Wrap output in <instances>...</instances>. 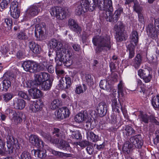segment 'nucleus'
<instances>
[{"instance_id": "nucleus-1", "label": "nucleus", "mask_w": 159, "mask_h": 159, "mask_svg": "<svg viewBox=\"0 0 159 159\" xmlns=\"http://www.w3.org/2000/svg\"><path fill=\"white\" fill-rule=\"evenodd\" d=\"M61 51L57 52L56 57L55 59L57 63L56 67V71L58 75H62L64 71L60 70L59 67L61 66L62 63L65 64L67 66H71L73 63V56L71 51L70 49H63Z\"/></svg>"}, {"instance_id": "nucleus-2", "label": "nucleus", "mask_w": 159, "mask_h": 159, "mask_svg": "<svg viewBox=\"0 0 159 159\" xmlns=\"http://www.w3.org/2000/svg\"><path fill=\"white\" fill-rule=\"evenodd\" d=\"M93 45L96 46V53H100L102 51L111 48V38L110 36L106 34H102L94 36L92 39Z\"/></svg>"}, {"instance_id": "nucleus-3", "label": "nucleus", "mask_w": 159, "mask_h": 159, "mask_svg": "<svg viewBox=\"0 0 159 159\" xmlns=\"http://www.w3.org/2000/svg\"><path fill=\"white\" fill-rule=\"evenodd\" d=\"M143 143V141L139 135L132 136L130 137L129 141H127L124 143L122 150L125 153L128 154L132 148H141Z\"/></svg>"}, {"instance_id": "nucleus-4", "label": "nucleus", "mask_w": 159, "mask_h": 159, "mask_svg": "<svg viewBox=\"0 0 159 159\" xmlns=\"http://www.w3.org/2000/svg\"><path fill=\"white\" fill-rule=\"evenodd\" d=\"M109 7L103 12V17L107 21L115 23L117 22L120 14L123 12V9L119 8L113 14V7L111 2H109Z\"/></svg>"}, {"instance_id": "nucleus-5", "label": "nucleus", "mask_w": 159, "mask_h": 159, "mask_svg": "<svg viewBox=\"0 0 159 159\" xmlns=\"http://www.w3.org/2000/svg\"><path fill=\"white\" fill-rule=\"evenodd\" d=\"M93 0H82L78 3L75 10V13L77 15H80L88 11H93L95 7L93 3Z\"/></svg>"}, {"instance_id": "nucleus-6", "label": "nucleus", "mask_w": 159, "mask_h": 159, "mask_svg": "<svg viewBox=\"0 0 159 159\" xmlns=\"http://www.w3.org/2000/svg\"><path fill=\"white\" fill-rule=\"evenodd\" d=\"M42 80H28L27 82L28 86L29 87H37L39 85L40 86L44 91L49 90L52 86L53 80H44L42 82Z\"/></svg>"}, {"instance_id": "nucleus-7", "label": "nucleus", "mask_w": 159, "mask_h": 159, "mask_svg": "<svg viewBox=\"0 0 159 159\" xmlns=\"http://www.w3.org/2000/svg\"><path fill=\"white\" fill-rule=\"evenodd\" d=\"M50 12L52 16H55L60 20L65 18L68 15L69 12L67 9L58 7H52Z\"/></svg>"}, {"instance_id": "nucleus-8", "label": "nucleus", "mask_w": 159, "mask_h": 159, "mask_svg": "<svg viewBox=\"0 0 159 159\" xmlns=\"http://www.w3.org/2000/svg\"><path fill=\"white\" fill-rule=\"evenodd\" d=\"M46 7V4L43 3L34 4L30 6L27 10V15L28 16L34 17L37 15L41 9L43 10Z\"/></svg>"}, {"instance_id": "nucleus-9", "label": "nucleus", "mask_w": 159, "mask_h": 159, "mask_svg": "<svg viewBox=\"0 0 159 159\" xmlns=\"http://www.w3.org/2000/svg\"><path fill=\"white\" fill-rule=\"evenodd\" d=\"M7 111L10 113V118L12 122L16 125L20 124L22 121L23 114L21 112H16L14 110L8 109Z\"/></svg>"}, {"instance_id": "nucleus-10", "label": "nucleus", "mask_w": 159, "mask_h": 159, "mask_svg": "<svg viewBox=\"0 0 159 159\" xmlns=\"http://www.w3.org/2000/svg\"><path fill=\"white\" fill-rule=\"evenodd\" d=\"M28 80H26L24 85L28 88H31L28 90V92L30 95L34 99H37L42 97L43 95V92L38 89L37 87H29L28 86L27 82H29Z\"/></svg>"}, {"instance_id": "nucleus-11", "label": "nucleus", "mask_w": 159, "mask_h": 159, "mask_svg": "<svg viewBox=\"0 0 159 159\" xmlns=\"http://www.w3.org/2000/svg\"><path fill=\"white\" fill-rule=\"evenodd\" d=\"M37 63L29 61H25L23 62L22 66L24 70L27 71L31 73L37 72Z\"/></svg>"}, {"instance_id": "nucleus-12", "label": "nucleus", "mask_w": 159, "mask_h": 159, "mask_svg": "<svg viewBox=\"0 0 159 159\" xmlns=\"http://www.w3.org/2000/svg\"><path fill=\"white\" fill-rule=\"evenodd\" d=\"M95 5V7H98V8L101 10H103V11L109 7V2H111V5L112 4V2L111 0H93Z\"/></svg>"}, {"instance_id": "nucleus-13", "label": "nucleus", "mask_w": 159, "mask_h": 159, "mask_svg": "<svg viewBox=\"0 0 159 159\" xmlns=\"http://www.w3.org/2000/svg\"><path fill=\"white\" fill-rule=\"evenodd\" d=\"M70 114L69 110L66 107L59 108L55 113L57 118L60 119H63L68 117Z\"/></svg>"}, {"instance_id": "nucleus-14", "label": "nucleus", "mask_w": 159, "mask_h": 159, "mask_svg": "<svg viewBox=\"0 0 159 159\" xmlns=\"http://www.w3.org/2000/svg\"><path fill=\"white\" fill-rule=\"evenodd\" d=\"M29 141L33 145L38 147H43V142L37 135L31 134L29 137Z\"/></svg>"}, {"instance_id": "nucleus-15", "label": "nucleus", "mask_w": 159, "mask_h": 159, "mask_svg": "<svg viewBox=\"0 0 159 159\" xmlns=\"http://www.w3.org/2000/svg\"><path fill=\"white\" fill-rule=\"evenodd\" d=\"M107 106L106 103L104 102L99 103L97 107V111L99 116L101 117L105 116L107 112Z\"/></svg>"}, {"instance_id": "nucleus-16", "label": "nucleus", "mask_w": 159, "mask_h": 159, "mask_svg": "<svg viewBox=\"0 0 159 159\" xmlns=\"http://www.w3.org/2000/svg\"><path fill=\"white\" fill-rule=\"evenodd\" d=\"M147 33L148 36L152 39H156L157 37V29L154 27L152 24H150L148 25Z\"/></svg>"}, {"instance_id": "nucleus-17", "label": "nucleus", "mask_w": 159, "mask_h": 159, "mask_svg": "<svg viewBox=\"0 0 159 159\" xmlns=\"http://www.w3.org/2000/svg\"><path fill=\"white\" fill-rule=\"evenodd\" d=\"M44 24H36L35 25V35L37 39L39 40L43 34Z\"/></svg>"}, {"instance_id": "nucleus-18", "label": "nucleus", "mask_w": 159, "mask_h": 159, "mask_svg": "<svg viewBox=\"0 0 159 159\" xmlns=\"http://www.w3.org/2000/svg\"><path fill=\"white\" fill-rule=\"evenodd\" d=\"M62 44L61 42L54 39H52L50 43V46H52L53 49L57 51V52L59 51H61L62 52V50L63 49H68L65 48H62Z\"/></svg>"}, {"instance_id": "nucleus-19", "label": "nucleus", "mask_w": 159, "mask_h": 159, "mask_svg": "<svg viewBox=\"0 0 159 159\" xmlns=\"http://www.w3.org/2000/svg\"><path fill=\"white\" fill-rule=\"evenodd\" d=\"M68 25L69 28L77 34H80L81 31V27L79 26L75 20L70 19L68 20Z\"/></svg>"}, {"instance_id": "nucleus-20", "label": "nucleus", "mask_w": 159, "mask_h": 159, "mask_svg": "<svg viewBox=\"0 0 159 159\" xmlns=\"http://www.w3.org/2000/svg\"><path fill=\"white\" fill-rule=\"evenodd\" d=\"M47 150L51 152L53 155L60 158H66L71 157L72 156V154H71L56 151L49 147L47 148Z\"/></svg>"}, {"instance_id": "nucleus-21", "label": "nucleus", "mask_w": 159, "mask_h": 159, "mask_svg": "<svg viewBox=\"0 0 159 159\" xmlns=\"http://www.w3.org/2000/svg\"><path fill=\"white\" fill-rule=\"evenodd\" d=\"M26 103L25 101L22 99L16 98L14 101V106L15 109L18 110H22L25 108Z\"/></svg>"}, {"instance_id": "nucleus-22", "label": "nucleus", "mask_w": 159, "mask_h": 159, "mask_svg": "<svg viewBox=\"0 0 159 159\" xmlns=\"http://www.w3.org/2000/svg\"><path fill=\"white\" fill-rule=\"evenodd\" d=\"M138 75L143 80H150L152 78V75L150 74L149 71L147 70L139 69L138 71Z\"/></svg>"}, {"instance_id": "nucleus-23", "label": "nucleus", "mask_w": 159, "mask_h": 159, "mask_svg": "<svg viewBox=\"0 0 159 159\" xmlns=\"http://www.w3.org/2000/svg\"><path fill=\"white\" fill-rule=\"evenodd\" d=\"M142 57L140 54H138L132 61L131 65L136 69H138L142 63Z\"/></svg>"}, {"instance_id": "nucleus-24", "label": "nucleus", "mask_w": 159, "mask_h": 159, "mask_svg": "<svg viewBox=\"0 0 159 159\" xmlns=\"http://www.w3.org/2000/svg\"><path fill=\"white\" fill-rule=\"evenodd\" d=\"M111 80H101L99 86L100 88L104 90L111 91L112 85L111 84Z\"/></svg>"}, {"instance_id": "nucleus-25", "label": "nucleus", "mask_w": 159, "mask_h": 159, "mask_svg": "<svg viewBox=\"0 0 159 159\" xmlns=\"http://www.w3.org/2000/svg\"><path fill=\"white\" fill-rule=\"evenodd\" d=\"M48 148L45 150L33 149L32 151V152H34V155L35 157L42 159H44L47 156L46 151H48L47 148Z\"/></svg>"}, {"instance_id": "nucleus-26", "label": "nucleus", "mask_w": 159, "mask_h": 159, "mask_svg": "<svg viewBox=\"0 0 159 159\" xmlns=\"http://www.w3.org/2000/svg\"><path fill=\"white\" fill-rule=\"evenodd\" d=\"M57 146L58 148L63 150H66L70 152L71 151V148L69 143L63 140L60 141L57 144Z\"/></svg>"}, {"instance_id": "nucleus-27", "label": "nucleus", "mask_w": 159, "mask_h": 159, "mask_svg": "<svg viewBox=\"0 0 159 159\" xmlns=\"http://www.w3.org/2000/svg\"><path fill=\"white\" fill-rule=\"evenodd\" d=\"M15 145L14 139L12 136H9L7 139V146L9 154L13 153Z\"/></svg>"}, {"instance_id": "nucleus-28", "label": "nucleus", "mask_w": 159, "mask_h": 159, "mask_svg": "<svg viewBox=\"0 0 159 159\" xmlns=\"http://www.w3.org/2000/svg\"><path fill=\"white\" fill-rule=\"evenodd\" d=\"M29 47L30 50L34 53H39L41 48L40 46L33 41L29 43Z\"/></svg>"}, {"instance_id": "nucleus-29", "label": "nucleus", "mask_w": 159, "mask_h": 159, "mask_svg": "<svg viewBox=\"0 0 159 159\" xmlns=\"http://www.w3.org/2000/svg\"><path fill=\"white\" fill-rule=\"evenodd\" d=\"M71 80H60L58 84L59 87L61 89H68L70 87L71 84Z\"/></svg>"}, {"instance_id": "nucleus-30", "label": "nucleus", "mask_w": 159, "mask_h": 159, "mask_svg": "<svg viewBox=\"0 0 159 159\" xmlns=\"http://www.w3.org/2000/svg\"><path fill=\"white\" fill-rule=\"evenodd\" d=\"M34 80H50L49 75L47 73L42 72L34 75Z\"/></svg>"}, {"instance_id": "nucleus-31", "label": "nucleus", "mask_w": 159, "mask_h": 159, "mask_svg": "<svg viewBox=\"0 0 159 159\" xmlns=\"http://www.w3.org/2000/svg\"><path fill=\"white\" fill-rule=\"evenodd\" d=\"M130 39L131 43H134L135 46H136L138 43L139 35L138 32L135 30H133L130 35Z\"/></svg>"}, {"instance_id": "nucleus-32", "label": "nucleus", "mask_w": 159, "mask_h": 159, "mask_svg": "<svg viewBox=\"0 0 159 159\" xmlns=\"http://www.w3.org/2000/svg\"><path fill=\"white\" fill-rule=\"evenodd\" d=\"M152 105L156 110H159V96L157 95L153 97L151 100Z\"/></svg>"}, {"instance_id": "nucleus-33", "label": "nucleus", "mask_w": 159, "mask_h": 159, "mask_svg": "<svg viewBox=\"0 0 159 159\" xmlns=\"http://www.w3.org/2000/svg\"><path fill=\"white\" fill-rule=\"evenodd\" d=\"M112 103L111 106L112 110L115 112L119 113L120 111L119 110V108L120 107V104L117 102V99L114 98L112 101Z\"/></svg>"}, {"instance_id": "nucleus-34", "label": "nucleus", "mask_w": 159, "mask_h": 159, "mask_svg": "<svg viewBox=\"0 0 159 159\" xmlns=\"http://www.w3.org/2000/svg\"><path fill=\"white\" fill-rule=\"evenodd\" d=\"M138 117L141 123H144L145 124H148V123L149 116L148 115L140 112Z\"/></svg>"}, {"instance_id": "nucleus-35", "label": "nucleus", "mask_w": 159, "mask_h": 159, "mask_svg": "<svg viewBox=\"0 0 159 159\" xmlns=\"http://www.w3.org/2000/svg\"><path fill=\"white\" fill-rule=\"evenodd\" d=\"M87 137L89 140L93 142H96L99 140L98 136L92 132L88 133Z\"/></svg>"}, {"instance_id": "nucleus-36", "label": "nucleus", "mask_w": 159, "mask_h": 159, "mask_svg": "<svg viewBox=\"0 0 159 159\" xmlns=\"http://www.w3.org/2000/svg\"><path fill=\"white\" fill-rule=\"evenodd\" d=\"M86 118V115L84 113H80L75 116V119L76 122L80 123L85 120Z\"/></svg>"}, {"instance_id": "nucleus-37", "label": "nucleus", "mask_w": 159, "mask_h": 159, "mask_svg": "<svg viewBox=\"0 0 159 159\" xmlns=\"http://www.w3.org/2000/svg\"><path fill=\"white\" fill-rule=\"evenodd\" d=\"M127 47L128 50L129 52V58L131 59L134 57L135 55V45H134L132 43H130L127 46Z\"/></svg>"}, {"instance_id": "nucleus-38", "label": "nucleus", "mask_w": 159, "mask_h": 159, "mask_svg": "<svg viewBox=\"0 0 159 159\" xmlns=\"http://www.w3.org/2000/svg\"><path fill=\"white\" fill-rule=\"evenodd\" d=\"M61 102L58 99H54L51 103L50 107L52 110L58 108L61 105Z\"/></svg>"}, {"instance_id": "nucleus-39", "label": "nucleus", "mask_w": 159, "mask_h": 159, "mask_svg": "<svg viewBox=\"0 0 159 159\" xmlns=\"http://www.w3.org/2000/svg\"><path fill=\"white\" fill-rule=\"evenodd\" d=\"M37 65L38 70H37V72L44 70L49 66L48 63L45 60L43 61L42 63L40 64H37Z\"/></svg>"}, {"instance_id": "nucleus-40", "label": "nucleus", "mask_w": 159, "mask_h": 159, "mask_svg": "<svg viewBox=\"0 0 159 159\" xmlns=\"http://www.w3.org/2000/svg\"><path fill=\"white\" fill-rule=\"evenodd\" d=\"M2 78L3 80L15 79L16 75L11 72H7L4 74Z\"/></svg>"}, {"instance_id": "nucleus-41", "label": "nucleus", "mask_w": 159, "mask_h": 159, "mask_svg": "<svg viewBox=\"0 0 159 159\" xmlns=\"http://www.w3.org/2000/svg\"><path fill=\"white\" fill-rule=\"evenodd\" d=\"M86 89V86L85 84H83L82 85H78L76 87L75 92L77 94H80L85 91Z\"/></svg>"}, {"instance_id": "nucleus-42", "label": "nucleus", "mask_w": 159, "mask_h": 159, "mask_svg": "<svg viewBox=\"0 0 159 159\" xmlns=\"http://www.w3.org/2000/svg\"><path fill=\"white\" fill-rule=\"evenodd\" d=\"M17 38L18 40H25L28 39L26 33L25 31H20L17 34Z\"/></svg>"}, {"instance_id": "nucleus-43", "label": "nucleus", "mask_w": 159, "mask_h": 159, "mask_svg": "<svg viewBox=\"0 0 159 159\" xmlns=\"http://www.w3.org/2000/svg\"><path fill=\"white\" fill-rule=\"evenodd\" d=\"M134 133V130L131 127L129 126H126L125 129L123 130V133L125 134L126 136H130L133 134Z\"/></svg>"}, {"instance_id": "nucleus-44", "label": "nucleus", "mask_w": 159, "mask_h": 159, "mask_svg": "<svg viewBox=\"0 0 159 159\" xmlns=\"http://www.w3.org/2000/svg\"><path fill=\"white\" fill-rule=\"evenodd\" d=\"M33 104L35 105V110L37 111L40 110L42 108L43 105V102L41 99H39L35 102H33Z\"/></svg>"}, {"instance_id": "nucleus-45", "label": "nucleus", "mask_w": 159, "mask_h": 159, "mask_svg": "<svg viewBox=\"0 0 159 159\" xmlns=\"http://www.w3.org/2000/svg\"><path fill=\"white\" fill-rule=\"evenodd\" d=\"M123 23L120 21H118L117 24L115 25L114 30L116 32H119L120 31H123Z\"/></svg>"}, {"instance_id": "nucleus-46", "label": "nucleus", "mask_w": 159, "mask_h": 159, "mask_svg": "<svg viewBox=\"0 0 159 159\" xmlns=\"http://www.w3.org/2000/svg\"><path fill=\"white\" fill-rule=\"evenodd\" d=\"M19 158V159H32L30 153L26 151L23 152Z\"/></svg>"}, {"instance_id": "nucleus-47", "label": "nucleus", "mask_w": 159, "mask_h": 159, "mask_svg": "<svg viewBox=\"0 0 159 159\" xmlns=\"http://www.w3.org/2000/svg\"><path fill=\"white\" fill-rule=\"evenodd\" d=\"M70 136H71L70 138L73 139H81V134L78 131H70Z\"/></svg>"}, {"instance_id": "nucleus-48", "label": "nucleus", "mask_w": 159, "mask_h": 159, "mask_svg": "<svg viewBox=\"0 0 159 159\" xmlns=\"http://www.w3.org/2000/svg\"><path fill=\"white\" fill-rule=\"evenodd\" d=\"M124 87V84L122 80H121L119 83L118 85V91L117 92L118 95H121L122 96H123V89Z\"/></svg>"}, {"instance_id": "nucleus-49", "label": "nucleus", "mask_w": 159, "mask_h": 159, "mask_svg": "<svg viewBox=\"0 0 159 159\" xmlns=\"http://www.w3.org/2000/svg\"><path fill=\"white\" fill-rule=\"evenodd\" d=\"M11 16L15 19H17L20 16V11L19 9L10 10Z\"/></svg>"}, {"instance_id": "nucleus-50", "label": "nucleus", "mask_w": 159, "mask_h": 159, "mask_svg": "<svg viewBox=\"0 0 159 159\" xmlns=\"http://www.w3.org/2000/svg\"><path fill=\"white\" fill-rule=\"evenodd\" d=\"M13 97L12 94L7 93L4 94L3 95V100L6 102H7L11 100Z\"/></svg>"}, {"instance_id": "nucleus-51", "label": "nucleus", "mask_w": 159, "mask_h": 159, "mask_svg": "<svg viewBox=\"0 0 159 159\" xmlns=\"http://www.w3.org/2000/svg\"><path fill=\"white\" fill-rule=\"evenodd\" d=\"M3 90L6 91L11 85L10 80H3L2 83Z\"/></svg>"}, {"instance_id": "nucleus-52", "label": "nucleus", "mask_w": 159, "mask_h": 159, "mask_svg": "<svg viewBox=\"0 0 159 159\" xmlns=\"http://www.w3.org/2000/svg\"><path fill=\"white\" fill-rule=\"evenodd\" d=\"M116 33L118 34V35L117 36L116 40L117 41L121 42L125 40V34L123 31Z\"/></svg>"}, {"instance_id": "nucleus-53", "label": "nucleus", "mask_w": 159, "mask_h": 159, "mask_svg": "<svg viewBox=\"0 0 159 159\" xmlns=\"http://www.w3.org/2000/svg\"><path fill=\"white\" fill-rule=\"evenodd\" d=\"M5 143L2 140L0 139V155H2L4 153V151H6L5 148Z\"/></svg>"}, {"instance_id": "nucleus-54", "label": "nucleus", "mask_w": 159, "mask_h": 159, "mask_svg": "<svg viewBox=\"0 0 159 159\" xmlns=\"http://www.w3.org/2000/svg\"><path fill=\"white\" fill-rule=\"evenodd\" d=\"M133 8L134 11H136L138 14L142 13L141 12L142 11L143 8L138 4H134L133 6Z\"/></svg>"}, {"instance_id": "nucleus-55", "label": "nucleus", "mask_w": 159, "mask_h": 159, "mask_svg": "<svg viewBox=\"0 0 159 159\" xmlns=\"http://www.w3.org/2000/svg\"><path fill=\"white\" fill-rule=\"evenodd\" d=\"M18 95L25 99L27 100H29L30 99L27 93L24 92L22 91H19L18 93Z\"/></svg>"}, {"instance_id": "nucleus-56", "label": "nucleus", "mask_w": 159, "mask_h": 159, "mask_svg": "<svg viewBox=\"0 0 159 159\" xmlns=\"http://www.w3.org/2000/svg\"><path fill=\"white\" fill-rule=\"evenodd\" d=\"M18 3L16 1H14L11 3V6L10 7V10H11L18 9Z\"/></svg>"}, {"instance_id": "nucleus-57", "label": "nucleus", "mask_w": 159, "mask_h": 159, "mask_svg": "<svg viewBox=\"0 0 159 159\" xmlns=\"http://www.w3.org/2000/svg\"><path fill=\"white\" fill-rule=\"evenodd\" d=\"M138 86H140V87L141 88V90L140 91V92H142L143 93H146V89L143 87L145 86V85L143 84H142L141 80H138Z\"/></svg>"}, {"instance_id": "nucleus-58", "label": "nucleus", "mask_w": 159, "mask_h": 159, "mask_svg": "<svg viewBox=\"0 0 159 159\" xmlns=\"http://www.w3.org/2000/svg\"><path fill=\"white\" fill-rule=\"evenodd\" d=\"M155 137L154 139V143L155 144H157L159 143V130H157L155 133Z\"/></svg>"}, {"instance_id": "nucleus-59", "label": "nucleus", "mask_w": 159, "mask_h": 159, "mask_svg": "<svg viewBox=\"0 0 159 159\" xmlns=\"http://www.w3.org/2000/svg\"><path fill=\"white\" fill-rule=\"evenodd\" d=\"M52 133L54 137H59L61 136L60 129L58 128H54Z\"/></svg>"}, {"instance_id": "nucleus-60", "label": "nucleus", "mask_w": 159, "mask_h": 159, "mask_svg": "<svg viewBox=\"0 0 159 159\" xmlns=\"http://www.w3.org/2000/svg\"><path fill=\"white\" fill-rule=\"evenodd\" d=\"M4 22L6 25L9 27L10 28L12 27V22L11 19L10 18H6L4 19Z\"/></svg>"}, {"instance_id": "nucleus-61", "label": "nucleus", "mask_w": 159, "mask_h": 159, "mask_svg": "<svg viewBox=\"0 0 159 159\" xmlns=\"http://www.w3.org/2000/svg\"><path fill=\"white\" fill-rule=\"evenodd\" d=\"M81 79L85 80H93V76H92L90 74H82L81 75Z\"/></svg>"}, {"instance_id": "nucleus-62", "label": "nucleus", "mask_w": 159, "mask_h": 159, "mask_svg": "<svg viewBox=\"0 0 159 159\" xmlns=\"http://www.w3.org/2000/svg\"><path fill=\"white\" fill-rule=\"evenodd\" d=\"M89 35L86 32H84L82 34L81 39L83 43L85 42L88 39Z\"/></svg>"}, {"instance_id": "nucleus-63", "label": "nucleus", "mask_w": 159, "mask_h": 159, "mask_svg": "<svg viewBox=\"0 0 159 159\" xmlns=\"http://www.w3.org/2000/svg\"><path fill=\"white\" fill-rule=\"evenodd\" d=\"M16 56L18 59H21L25 57L24 53L21 51H18L16 53Z\"/></svg>"}, {"instance_id": "nucleus-64", "label": "nucleus", "mask_w": 159, "mask_h": 159, "mask_svg": "<svg viewBox=\"0 0 159 159\" xmlns=\"http://www.w3.org/2000/svg\"><path fill=\"white\" fill-rule=\"evenodd\" d=\"M88 144V142L86 141H83L80 142L78 144L80 147L84 148Z\"/></svg>"}]
</instances>
